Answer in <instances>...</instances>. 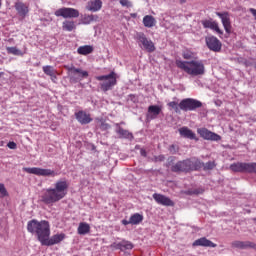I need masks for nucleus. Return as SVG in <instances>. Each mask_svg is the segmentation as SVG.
<instances>
[{
	"label": "nucleus",
	"mask_w": 256,
	"mask_h": 256,
	"mask_svg": "<svg viewBox=\"0 0 256 256\" xmlns=\"http://www.w3.org/2000/svg\"><path fill=\"white\" fill-rule=\"evenodd\" d=\"M55 17H63V19H77L79 10L75 8L62 7L54 12Z\"/></svg>",
	"instance_id": "9d476101"
},
{
	"label": "nucleus",
	"mask_w": 256,
	"mask_h": 256,
	"mask_svg": "<svg viewBox=\"0 0 256 256\" xmlns=\"http://www.w3.org/2000/svg\"><path fill=\"white\" fill-rule=\"evenodd\" d=\"M27 231L28 233L36 235L38 241L43 245L44 241L51 236V225L49 224V221H38L33 219L28 221Z\"/></svg>",
	"instance_id": "f03ea898"
},
{
	"label": "nucleus",
	"mask_w": 256,
	"mask_h": 256,
	"mask_svg": "<svg viewBox=\"0 0 256 256\" xmlns=\"http://www.w3.org/2000/svg\"><path fill=\"white\" fill-rule=\"evenodd\" d=\"M161 111H163V106L150 105L148 107V112L146 114V117L147 119H157V117L161 115Z\"/></svg>",
	"instance_id": "412c9836"
},
{
	"label": "nucleus",
	"mask_w": 256,
	"mask_h": 256,
	"mask_svg": "<svg viewBox=\"0 0 256 256\" xmlns=\"http://www.w3.org/2000/svg\"><path fill=\"white\" fill-rule=\"evenodd\" d=\"M102 7H103V1L93 0L88 2L86 9L88 11H92V13H97V11H101Z\"/></svg>",
	"instance_id": "393cba45"
},
{
	"label": "nucleus",
	"mask_w": 256,
	"mask_h": 256,
	"mask_svg": "<svg viewBox=\"0 0 256 256\" xmlns=\"http://www.w3.org/2000/svg\"><path fill=\"white\" fill-rule=\"evenodd\" d=\"M182 57H183V59H187V60L195 59V53L193 51L187 49L182 52Z\"/></svg>",
	"instance_id": "f704fd0d"
},
{
	"label": "nucleus",
	"mask_w": 256,
	"mask_h": 256,
	"mask_svg": "<svg viewBox=\"0 0 256 256\" xmlns=\"http://www.w3.org/2000/svg\"><path fill=\"white\" fill-rule=\"evenodd\" d=\"M55 79H57V75H55V77H51V81H53V83H55Z\"/></svg>",
	"instance_id": "de8ad7c7"
},
{
	"label": "nucleus",
	"mask_w": 256,
	"mask_h": 256,
	"mask_svg": "<svg viewBox=\"0 0 256 256\" xmlns=\"http://www.w3.org/2000/svg\"><path fill=\"white\" fill-rule=\"evenodd\" d=\"M91 231V226L85 222H81L78 226L79 235H87Z\"/></svg>",
	"instance_id": "c756f323"
},
{
	"label": "nucleus",
	"mask_w": 256,
	"mask_h": 256,
	"mask_svg": "<svg viewBox=\"0 0 256 256\" xmlns=\"http://www.w3.org/2000/svg\"><path fill=\"white\" fill-rule=\"evenodd\" d=\"M197 133H199L200 137L206 141H221V136H219V134L211 132L207 128H199Z\"/></svg>",
	"instance_id": "4468645a"
},
{
	"label": "nucleus",
	"mask_w": 256,
	"mask_h": 256,
	"mask_svg": "<svg viewBox=\"0 0 256 256\" xmlns=\"http://www.w3.org/2000/svg\"><path fill=\"white\" fill-rule=\"evenodd\" d=\"M205 41L208 49H210V51H214V53H219V51H221V47H223L221 41L215 36H208Z\"/></svg>",
	"instance_id": "f8f14e48"
},
{
	"label": "nucleus",
	"mask_w": 256,
	"mask_h": 256,
	"mask_svg": "<svg viewBox=\"0 0 256 256\" xmlns=\"http://www.w3.org/2000/svg\"><path fill=\"white\" fill-rule=\"evenodd\" d=\"M253 162H237L230 165L231 171L234 173H252Z\"/></svg>",
	"instance_id": "9b49d317"
},
{
	"label": "nucleus",
	"mask_w": 256,
	"mask_h": 256,
	"mask_svg": "<svg viewBox=\"0 0 256 256\" xmlns=\"http://www.w3.org/2000/svg\"><path fill=\"white\" fill-rule=\"evenodd\" d=\"M204 29H211L212 31H216V33H218V35H223V31L220 30L219 28V24L215 21H213V19H205L201 21Z\"/></svg>",
	"instance_id": "a211bd4d"
},
{
	"label": "nucleus",
	"mask_w": 256,
	"mask_h": 256,
	"mask_svg": "<svg viewBox=\"0 0 256 256\" xmlns=\"http://www.w3.org/2000/svg\"><path fill=\"white\" fill-rule=\"evenodd\" d=\"M178 131H179L181 137H184L185 139H191V140H195V141L198 140L194 131L189 129L187 126H183V127L179 128Z\"/></svg>",
	"instance_id": "b1692460"
},
{
	"label": "nucleus",
	"mask_w": 256,
	"mask_h": 256,
	"mask_svg": "<svg viewBox=\"0 0 256 256\" xmlns=\"http://www.w3.org/2000/svg\"><path fill=\"white\" fill-rule=\"evenodd\" d=\"M256 174V162H252V172Z\"/></svg>",
	"instance_id": "49530a36"
},
{
	"label": "nucleus",
	"mask_w": 256,
	"mask_h": 256,
	"mask_svg": "<svg viewBox=\"0 0 256 256\" xmlns=\"http://www.w3.org/2000/svg\"><path fill=\"white\" fill-rule=\"evenodd\" d=\"M75 117H76L77 121L80 122L81 125H89V123H91V121H93V118H91V114H89L83 110L76 112Z\"/></svg>",
	"instance_id": "6ab92c4d"
},
{
	"label": "nucleus",
	"mask_w": 256,
	"mask_h": 256,
	"mask_svg": "<svg viewBox=\"0 0 256 256\" xmlns=\"http://www.w3.org/2000/svg\"><path fill=\"white\" fill-rule=\"evenodd\" d=\"M112 249H119L120 251H129L133 249L134 245L130 241L122 240L121 242H114L111 244Z\"/></svg>",
	"instance_id": "4be33fe9"
},
{
	"label": "nucleus",
	"mask_w": 256,
	"mask_h": 256,
	"mask_svg": "<svg viewBox=\"0 0 256 256\" xmlns=\"http://www.w3.org/2000/svg\"><path fill=\"white\" fill-rule=\"evenodd\" d=\"M140 155H141V157H147V151L144 148H141Z\"/></svg>",
	"instance_id": "37998d69"
},
{
	"label": "nucleus",
	"mask_w": 256,
	"mask_h": 256,
	"mask_svg": "<svg viewBox=\"0 0 256 256\" xmlns=\"http://www.w3.org/2000/svg\"><path fill=\"white\" fill-rule=\"evenodd\" d=\"M135 39L136 41H138V43H140V45H142L143 49L148 51V53H153V51H155V44L153 43V41L147 38L145 33L137 32L135 35Z\"/></svg>",
	"instance_id": "1a4fd4ad"
},
{
	"label": "nucleus",
	"mask_w": 256,
	"mask_h": 256,
	"mask_svg": "<svg viewBox=\"0 0 256 256\" xmlns=\"http://www.w3.org/2000/svg\"><path fill=\"white\" fill-rule=\"evenodd\" d=\"M180 3L181 4L186 3V0H180Z\"/></svg>",
	"instance_id": "09e8293b"
},
{
	"label": "nucleus",
	"mask_w": 256,
	"mask_h": 256,
	"mask_svg": "<svg viewBox=\"0 0 256 256\" xmlns=\"http://www.w3.org/2000/svg\"><path fill=\"white\" fill-rule=\"evenodd\" d=\"M116 133L117 135H120L122 139H133V134L129 132L128 130L123 129V127H120L119 124H116Z\"/></svg>",
	"instance_id": "a878e982"
},
{
	"label": "nucleus",
	"mask_w": 256,
	"mask_h": 256,
	"mask_svg": "<svg viewBox=\"0 0 256 256\" xmlns=\"http://www.w3.org/2000/svg\"><path fill=\"white\" fill-rule=\"evenodd\" d=\"M96 81H103L100 83V89L107 93V91H111L117 85V76L115 72H111L108 75L96 76Z\"/></svg>",
	"instance_id": "39448f33"
},
{
	"label": "nucleus",
	"mask_w": 256,
	"mask_h": 256,
	"mask_svg": "<svg viewBox=\"0 0 256 256\" xmlns=\"http://www.w3.org/2000/svg\"><path fill=\"white\" fill-rule=\"evenodd\" d=\"M120 5H122V7H133V2L129 1V0H120Z\"/></svg>",
	"instance_id": "58836bf2"
},
{
	"label": "nucleus",
	"mask_w": 256,
	"mask_h": 256,
	"mask_svg": "<svg viewBox=\"0 0 256 256\" xmlns=\"http://www.w3.org/2000/svg\"><path fill=\"white\" fill-rule=\"evenodd\" d=\"M6 51L9 55H23L21 50L17 49V47H7Z\"/></svg>",
	"instance_id": "c9c22d12"
},
{
	"label": "nucleus",
	"mask_w": 256,
	"mask_h": 256,
	"mask_svg": "<svg viewBox=\"0 0 256 256\" xmlns=\"http://www.w3.org/2000/svg\"><path fill=\"white\" fill-rule=\"evenodd\" d=\"M176 67L187 73V75H191L192 77H199V75H205V64L202 60H176Z\"/></svg>",
	"instance_id": "7ed1b4c3"
},
{
	"label": "nucleus",
	"mask_w": 256,
	"mask_h": 256,
	"mask_svg": "<svg viewBox=\"0 0 256 256\" xmlns=\"http://www.w3.org/2000/svg\"><path fill=\"white\" fill-rule=\"evenodd\" d=\"M5 197H9V192H7V188H5V184L0 183V199Z\"/></svg>",
	"instance_id": "e433bc0d"
},
{
	"label": "nucleus",
	"mask_w": 256,
	"mask_h": 256,
	"mask_svg": "<svg viewBox=\"0 0 256 256\" xmlns=\"http://www.w3.org/2000/svg\"><path fill=\"white\" fill-rule=\"evenodd\" d=\"M66 235L65 233H60V234H56L51 236L50 238H46V240L44 241V243H42V245H45L46 247H51L53 245H59V243H61V241H63L65 239Z\"/></svg>",
	"instance_id": "f3484780"
},
{
	"label": "nucleus",
	"mask_w": 256,
	"mask_h": 256,
	"mask_svg": "<svg viewBox=\"0 0 256 256\" xmlns=\"http://www.w3.org/2000/svg\"><path fill=\"white\" fill-rule=\"evenodd\" d=\"M67 70L70 73V81H73V83H79V81H83V79H87V77H89V72L81 68H76L73 65L68 66Z\"/></svg>",
	"instance_id": "0eeeda50"
},
{
	"label": "nucleus",
	"mask_w": 256,
	"mask_h": 256,
	"mask_svg": "<svg viewBox=\"0 0 256 256\" xmlns=\"http://www.w3.org/2000/svg\"><path fill=\"white\" fill-rule=\"evenodd\" d=\"M200 164V169H203L204 171H212V169H215L217 167V163H215V161H208L206 163L200 161Z\"/></svg>",
	"instance_id": "7c9ffc66"
},
{
	"label": "nucleus",
	"mask_w": 256,
	"mask_h": 256,
	"mask_svg": "<svg viewBox=\"0 0 256 256\" xmlns=\"http://www.w3.org/2000/svg\"><path fill=\"white\" fill-rule=\"evenodd\" d=\"M62 29L63 31H67L68 33H71V31H75V29H77V25L73 20H65L62 23Z\"/></svg>",
	"instance_id": "c85d7f7f"
},
{
	"label": "nucleus",
	"mask_w": 256,
	"mask_h": 256,
	"mask_svg": "<svg viewBox=\"0 0 256 256\" xmlns=\"http://www.w3.org/2000/svg\"><path fill=\"white\" fill-rule=\"evenodd\" d=\"M203 107V103L194 98H185L180 101L179 109L181 111H195L196 109H201Z\"/></svg>",
	"instance_id": "423d86ee"
},
{
	"label": "nucleus",
	"mask_w": 256,
	"mask_h": 256,
	"mask_svg": "<svg viewBox=\"0 0 256 256\" xmlns=\"http://www.w3.org/2000/svg\"><path fill=\"white\" fill-rule=\"evenodd\" d=\"M98 19H99V16H97V15L86 14L82 18V21H83L84 25H89L90 23H93V21H97Z\"/></svg>",
	"instance_id": "2f4dec72"
},
{
	"label": "nucleus",
	"mask_w": 256,
	"mask_h": 256,
	"mask_svg": "<svg viewBox=\"0 0 256 256\" xmlns=\"http://www.w3.org/2000/svg\"><path fill=\"white\" fill-rule=\"evenodd\" d=\"M153 199L158 203V205H163L164 207H175V202L165 195L154 193Z\"/></svg>",
	"instance_id": "dca6fc26"
},
{
	"label": "nucleus",
	"mask_w": 256,
	"mask_h": 256,
	"mask_svg": "<svg viewBox=\"0 0 256 256\" xmlns=\"http://www.w3.org/2000/svg\"><path fill=\"white\" fill-rule=\"evenodd\" d=\"M193 247H217V244L213 243L211 240L207 239L206 237H202L197 239L193 242Z\"/></svg>",
	"instance_id": "5701e85b"
},
{
	"label": "nucleus",
	"mask_w": 256,
	"mask_h": 256,
	"mask_svg": "<svg viewBox=\"0 0 256 256\" xmlns=\"http://www.w3.org/2000/svg\"><path fill=\"white\" fill-rule=\"evenodd\" d=\"M14 8L17 12V15H19V17H22V19H25V17L29 15V3L18 0L14 3Z\"/></svg>",
	"instance_id": "ddd939ff"
},
{
	"label": "nucleus",
	"mask_w": 256,
	"mask_h": 256,
	"mask_svg": "<svg viewBox=\"0 0 256 256\" xmlns=\"http://www.w3.org/2000/svg\"><path fill=\"white\" fill-rule=\"evenodd\" d=\"M162 161H165V155L161 154L158 156H154L155 163H162Z\"/></svg>",
	"instance_id": "ea45409f"
},
{
	"label": "nucleus",
	"mask_w": 256,
	"mask_h": 256,
	"mask_svg": "<svg viewBox=\"0 0 256 256\" xmlns=\"http://www.w3.org/2000/svg\"><path fill=\"white\" fill-rule=\"evenodd\" d=\"M131 17H137V14L136 13L131 14Z\"/></svg>",
	"instance_id": "8fccbe9b"
},
{
	"label": "nucleus",
	"mask_w": 256,
	"mask_h": 256,
	"mask_svg": "<svg viewBox=\"0 0 256 256\" xmlns=\"http://www.w3.org/2000/svg\"><path fill=\"white\" fill-rule=\"evenodd\" d=\"M120 125H125V122H121Z\"/></svg>",
	"instance_id": "3c124183"
},
{
	"label": "nucleus",
	"mask_w": 256,
	"mask_h": 256,
	"mask_svg": "<svg viewBox=\"0 0 256 256\" xmlns=\"http://www.w3.org/2000/svg\"><path fill=\"white\" fill-rule=\"evenodd\" d=\"M143 25L144 27L151 29L152 27H155V25H157V20L151 15H146L143 17Z\"/></svg>",
	"instance_id": "bb28decb"
},
{
	"label": "nucleus",
	"mask_w": 256,
	"mask_h": 256,
	"mask_svg": "<svg viewBox=\"0 0 256 256\" xmlns=\"http://www.w3.org/2000/svg\"><path fill=\"white\" fill-rule=\"evenodd\" d=\"M122 225H131V218L129 220H122Z\"/></svg>",
	"instance_id": "a18cd8bd"
},
{
	"label": "nucleus",
	"mask_w": 256,
	"mask_h": 256,
	"mask_svg": "<svg viewBox=\"0 0 256 256\" xmlns=\"http://www.w3.org/2000/svg\"><path fill=\"white\" fill-rule=\"evenodd\" d=\"M135 149H139V145H137V146L135 147Z\"/></svg>",
	"instance_id": "603ef678"
},
{
	"label": "nucleus",
	"mask_w": 256,
	"mask_h": 256,
	"mask_svg": "<svg viewBox=\"0 0 256 256\" xmlns=\"http://www.w3.org/2000/svg\"><path fill=\"white\" fill-rule=\"evenodd\" d=\"M0 7H1V2H0Z\"/></svg>",
	"instance_id": "864d4df0"
},
{
	"label": "nucleus",
	"mask_w": 256,
	"mask_h": 256,
	"mask_svg": "<svg viewBox=\"0 0 256 256\" xmlns=\"http://www.w3.org/2000/svg\"><path fill=\"white\" fill-rule=\"evenodd\" d=\"M249 11L253 15V17H255V20H256V9L255 8H250Z\"/></svg>",
	"instance_id": "c03bdc74"
},
{
	"label": "nucleus",
	"mask_w": 256,
	"mask_h": 256,
	"mask_svg": "<svg viewBox=\"0 0 256 256\" xmlns=\"http://www.w3.org/2000/svg\"><path fill=\"white\" fill-rule=\"evenodd\" d=\"M7 147L9 149H17V143H15L13 141L12 142H8Z\"/></svg>",
	"instance_id": "79ce46f5"
},
{
	"label": "nucleus",
	"mask_w": 256,
	"mask_h": 256,
	"mask_svg": "<svg viewBox=\"0 0 256 256\" xmlns=\"http://www.w3.org/2000/svg\"><path fill=\"white\" fill-rule=\"evenodd\" d=\"M42 69L45 75H48V77H55V69L53 68V66L46 65L43 66Z\"/></svg>",
	"instance_id": "72a5a7b5"
},
{
	"label": "nucleus",
	"mask_w": 256,
	"mask_h": 256,
	"mask_svg": "<svg viewBox=\"0 0 256 256\" xmlns=\"http://www.w3.org/2000/svg\"><path fill=\"white\" fill-rule=\"evenodd\" d=\"M143 221V215L135 213L130 217L131 225H139Z\"/></svg>",
	"instance_id": "473e14b6"
},
{
	"label": "nucleus",
	"mask_w": 256,
	"mask_h": 256,
	"mask_svg": "<svg viewBox=\"0 0 256 256\" xmlns=\"http://www.w3.org/2000/svg\"><path fill=\"white\" fill-rule=\"evenodd\" d=\"M25 173H29L30 175H37L38 177H57V172L51 169L32 167V168H23Z\"/></svg>",
	"instance_id": "6e6552de"
},
{
	"label": "nucleus",
	"mask_w": 256,
	"mask_h": 256,
	"mask_svg": "<svg viewBox=\"0 0 256 256\" xmlns=\"http://www.w3.org/2000/svg\"><path fill=\"white\" fill-rule=\"evenodd\" d=\"M216 15L221 19L226 33H231V15L229 12H216Z\"/></svg>",
	"instance_id": "2eb2a0df"
},
{
	"label": "nucleus",
	"mask_w": 256,
	"mask_h": 256,
	"mask_svg": "<svg viewBox=\"0 0 256 256\" xmlns=\"http://www.w3.org/2000/svg\"><path fill=\"white\" fill-rule=\"evenodd\" d=\"M169 151L172 155H175L179 151V147H177L175 144L170 145Z\"/></svg>",
	"instance_id": "a19ab883"
},
{
	"label": "nucleus",
	"mask_w": 256,
	"mask_h": 256,
	"mask_svg": "<svg viewBox=\"0 0 256 256\" xmlns=\"http://www.w3.org/2000/svg\"><path fill=\"white\" fill-rule=\"evenodd\" d=\"M199 169H201V160L198 158H188L171 166L172 173H189L199 171Z\"/></svg>",
	"instance_id": "20e7f679"
},
{
	"label": "nucleus",
	"mask_w": 256,
	"mask_h": 256,
	"mask_svg": "<svg viewBox=\"0 0 256 256\" xmlns=\"http://www.w3.org/2000/svg\"><path fill=\"white\" fill-rule=\"evenodd\" d=\"M93 51H95V48L92 45L80 46L77 49L78 55H84V56L91 55Z\"/></svg>",
	"instance_id": "cd10ccee"
},
{
	"label": "nucleus",
	"mask_w": 256,
	"mask_h": 256,
	"mask_svg": "<svg viewBox=\"0 0 256 256\" xmlns=\"http://www.w3.org/2000/svg\"><path fill=\"white\" fill-rule=\"evenodd\" d=\"M67 191H69V182H67V180H58L55 182L54 188L44 190L42 202L45 203V205L59 203L61 199L67 197Z\"/></svg>",
	"instance_id": "f257e3e1"
},
{
	"label": "nucleus",
	"mask_w": 256,
	"mask_h": 256,
	"mask_svg": "<svg viewBox=\"0 0 256 256\" xmlns=\"http://www.w3.org/2000/svg\"><path fill=\"white\" fill-rule=\"evenodd\" d=\"M231 247H233L234 249H256V244L251 241L236 240L231 243Z\"/></svg>",
	"instance_id": "aec40b11"
},
{
	"label": "nucleus",
	"mask_w": 256,
	"mask_h": 256,
	"mask_svg": "<svg viewBox=\"0 0 256 256\" xmlns=\"http://www.w3.org/2000/svg\"><path fill=\"white\" fill-rule=\"evenodd\" d=\"M168 107L174 109L176 113H179V103H177L176 101L169 102Z\"/></svg>",
	"instance_id": "4c0bfd02"
}]
</instances>
